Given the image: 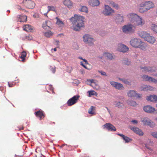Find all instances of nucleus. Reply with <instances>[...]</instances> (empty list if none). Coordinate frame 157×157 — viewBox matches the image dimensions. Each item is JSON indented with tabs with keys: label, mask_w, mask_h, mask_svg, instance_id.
Wrapping results in <instances>:
<instances>
[{
	"label": "nucleus",
	"mask_w": 157,
	"mask_h": 157,
	"mask_svg": "<svg viewBox=\"0 0 157 157\" xmlns=\"http://www.w3.org/2000/svg\"><path fill=\"white\" fill-rule=\"evenodd\" d=\"M84 19L85 18L82 16L75 14L74 17H72L70 19L73 25L71 28L76 31H79L81 28L84 26Z\"/></svg>",
	"instance_id": "nucleus-1"
},
{
	"label": "nucleus",
	"mask_w": 157,
	"mask_h": 157,
	"mask_svg": "<svg viewBox=\"0 0 157 157\" xmlns=\"http://www.w3.org/2000/svg\"><path fill=\"white\" fill-rule=\"evenodd\" d=\"M127 16L131 22L136 25L142 26L144 24V20L135 13H130L127 15Z\"/></svg>",
	"instance_id": "nucleus-2"
},
{
	"label": "nucleus",
	"mask_w": 157,
	"mask_h": 157,
	"mask_svg": "<svg viewBox=\"0 0 157 157\" xmlns=\"http://www.w3.org/2000/svg\"><path fill=\"white\" fill-rule=\"evenodd\" d=\"M139 5V11L141 13H143L154 7V3L150 1L142 2Z\"/></svg>",
	"instance_id": "nucleus-3"
},
{
	"label": "nucleus",
	"mask_w": 157,
	"mask_h": 157,
	"mask_svg": "<svg viewBox=\"0 0 157 157\" xmlns=\"http://www.w3.org/2000/svg\"><path fill=\"white\" fill-rule=\"evenodd\" d=\"M138 34L141 37L144 38L145 40L150 43L153 44L155 41V38L147 32L140 31L138 32Z\"/></svg>",
	"instance_id": "nucleus-4"
},
{
	"label": "nucleus",
	"mask_w": 157,
	"mask_h": 157,
	"mask_svg": "<svg viewBox=\"0 0 157 157\" xmlns=\"http://www.w3.org/2000/svg\"><path fill=\"white\" fill-rule=\"evenodd\" d=\"M82 38L83 41L85 43L90 45L94 44V42L95 40L91 35L88 34H85L83 36Z\"/></svg>",
	"instance_id": "nucleus-5"
},
{
	"label": "nucleus",
	"mask_w": 157,
	"mask_h": 157,
	"mask_svg": "<svg viewBox=\"0 0 157 157\" xmlns=\"http://www.w3.org/2000/svg\"><path fill=\"white\" fill-rule=\"evenodd\" d=\"M140 70L144 73H153L155 71L156 69L155 67L150 66H141L140 67Z\"/></svg>",
	"instance_id": "nucleus-6"
},
{
	"label": "nucleus",
	"mask_w": 157,
	"mask_h": 157,
	"mask_svg": "<svg viewBox=\"0 0 157 157\" xmlns=\"http://www.w3.org/2000/svg\"><path fill=\"white\" fill-rule=\"evenodd\" d=\"M133 27L134 26L131 24L124 25L122 27L123 32L126 33H133L135 31L133 28Z\"/></svg>",
	"instance_id": "nucleus-7"
},
{
	"label": "nucleus",
	"mask_w": 157,
	"mask_h": 157,
	"mask_svg": "<svg viewBox=\"0 0 157 157\" xmlns=\"http://www.w3.org/2000/svg\"><path fill=\"white\" fill-rule=\"evenodd\" d=\"M103 13L107 16H109L114 13V10L109 6L105 5L102 12Z\"/></svg>",
	"instance_id": "nucleus-8"
},
{
	"label": "nucleus",
	"mask_w": 157,
	"mask_h": 157,
	"mask_svg": "<svg viewBox=\"0 0 157 157\" xmlns=\"http://www.w3.org/2000/svg\"><path fill=\"white\" fill-rule=\"evenodd\" d=\"M79 97V95L74 96L73 97L67 101V104L68 106L72 105L76 103Z\"/></svg>",
	"instance_id": "nucleus-9"
},
{
	"label": "nucleus",
	"mask_w": 157,
	"mask_h": 157,
	"mask_svg": "<svg viewBox=\"0 0 157 157\" xmlns=\"http://www.w3.org/2000/svg\"><path fill=\"white\" fill-rule=\"evenodd\" d=\"M140 39L137 38H133L130 41V44L133 47L137 48L140 45L141 43Z\"/></svg>",
	"instance_id": "nucleus-10"
},
{
	"label": "nucleus",
	"mask_w": 157,
	"mask_h": 157,
	"mask_svg": "<svg viewBox=\"0 0 157 157\" xmlns=\"http://www.w3.org/2000/svg\"><path fill=\"white\" fill-rule=\"evenodd\" d=\"M115 21L117 24H120L124 21V16L120 14H117L114 17Z\"/></svg>",
	"instance_id": "nucleus-11"
},
{
	"label": "nucleus",
	"mask_w": 157,
	"mask_h": 157,
	"mask_svg": "<svg viewBox=\"0 0 157 157\" xmlns=\"http://www.w3.org/2000/svg\"><path fill=\"white\" fill-rule=\"evenodd\" d=\"M141 121L143 122V124L145 125H147L151 127V125L154 124L153 122H152L151 121L148 117H142L141 119Z\"/></svg>",
	"instance_id": "nucleus-12"
},
{
	"label": "nucleus",
	"mask_w": 157,
	"mask_h": 157,
	"mask_svg": "<svg viewBox=\"0 0 157 157\" xmlns=\"http://www.w3.org/2000/svg\"><path fill=\"white\" fill-rule=\"evenodd\" d=\"M110 84L116 89L119 90H123L124 89V87L121 84L116 82L114 81L110 82Z\"/></svg>",
	"instance_id": "nucleus-13"
},
{
	"label": "nucleus",
	"mask_w": 157,
	"mask_h": 157,
	"mask_svg": "<svg viewBox=\"0 0 157 157\" xmlns=\"http://www.w3.org/2000/svg\"><path fill=\"white\" fill-rule=\"evenodd\" d=\"M23 2L26 5V6L29 9H33L35 6V4L34 2L31 0H25Z\"/></svg>",
	"instance_id": "nucleus-14"
},
{
	"label": "nucleus",
	"mask_w": 157,
	"mask_h": 157,
	"mask_svg": "<svg viewBox=\"0 0 157 157\" xmlns=\"http://www.w3.org/2000/svg\"><path fill=\"white\" fill-rule=\"evenodd\" d=\"M128 95L129 97H134L137 98H139L142 97V94L136 93L134 90H130L128 93Z\"/></svg>",
	"instance_id": "nucleus-15"
},
{
	"label": "nucleus",
	"mask_w": 157,
	"mask_h": 157,
	"mask_svg": "<svg viewBox=\"0 0 157 157\" xmlns=\"http://www.w3.org/2000/svg\"><path fill=\"white\" fill-rule=\"evenodd\" d=\"M103 126L105 127L109 131H115L116 130V128L112 124L110 123H106Z\"/></svg>",
	"instance_id": "nucleus-16"
},
{
	"label": "nucleus",
	"mask_w": 157,
	"mask_h": 157,
	"mask_svg": "<svg viewBox=\"0 0 157 157\" xmlns=\"http://www.w3.org/2000/svg\"><path fill=\"white\" fill-rule=\"evenodd\" d=\"M130 128L131 130L133 131L135 133L140 136H142L144 134L143 132L140 129L137 127L130 126Z\"/></svg>",
	"instance_id": "nucleus-17"
},
{
	"label": "nucleus",
	"mask_w": 157,
	"mask_h": 157,
	"mask_svg": "<svg viewBox=\"0 0 157 157\" xmlns=\"http://www.w3.org/2000/svg\"><path fill=\"white\" fill-rule=\"evenodd\" d=\"M143 109L145 112L149 113H152L154 112L155 109L150 105H147L144 106Z\"/></svg>",
	"instance_id": "nucleus-18"
},
{
	"label": "nucleus",
	"mask_w": 157,
	"mask_h": 157,
	"mask_svg": "<svg viewBox=\"0 0 157 157\" xmlns=\"http://www.w3.org/2000/svg\"><path fill=\"white\" fill-rule=\"evenodd\" d=\"M129 48L128 47L124 44H121L119 49L120 51L123 52H125L128 51Z\"/></svg>",
	"instance_id": "nucleus-19"
},
{
	"label": "nucleus",
	"mask_w": 157,
	"mask_h": 157,
	"mask_svg": "<svg viewBox=\"0 0 157 157\" xmlns=\"http://www.w3.org/2000/svg\"><path fill=\"white\" fill-rule=\"evenodd\" d=\"M89 4L91 6H98L100 4V2L98 0H89Z\"/></svg>",
	"instance_id": "nucleus-20"
},
{
	"label": "nucleus",
	"mask_w": 157,
	"mask_h": 157,
	"mask_svg": "<svg viewBox=\"0 0 157 157\" xmlns=\"http://www.w3.org/2000/svg\"><path fill=\"white\" fill-rule=\"evenodd\" d=\"M147 99L148 101H150L152 102L156 101H157V96L153 95L147 96Z\"/></svg>",
	"instance_id": "nucleus-21"
},
{
	"label": "nucleus",
	"mask_w": 157,
	"mask_h": 157,
	"mask_svg": "<svg viewBox=\"0 0 157 157\" xmlns=\"http://www.w3.org/2000/svg\"><path fill=\"white\" fill-rule=\"evenodd\" d=\"M24 30L27 32H32L33 30V27L29 25H25L23 28Z\"/></svg>",
	"instance_id": "nucleus-22"
},
{
	"label": "nucleus",
	"mask_w": 157,
	"mask_h": 157,
	"mask_svg": "<svg viewBox=\"0 0 157 157\" xmlns=\"http://www.w3.org/2000/svg\"><path fill=\"white\" fill-rule=\"evenodd\" d=\"M17 21L20 22H25L27 21V17L25 15L19 16L18 18Z\"/></svg>",
	"instance_id": "nucleus-23"
},
{
	"label": "nucleus",
	"mask_w": 157,
	"mask_h": 157,
	"mask_svg": "<svg viewBox=\"0 0 157 157\" xmlns=\"http://www.w3.org/2000/svg\"><path fill=\"white\" fill-rule=\"evenodd\" d=\"M114 104L115 105V106L118 108H122L124 106V105L122 102L120 101L117 102L115 101L114 102Z\"/></svg>",
	"instance_id": "nucleus-24"
},
{
	"label": "nucleus",
	"mask_w": 157,
	"mask_h": 157,
	"mask_svg": "<svg viewBox=\"0 0 157 157\" xmlns=\"http://www.w3.org/2000/svg\"><path fill=\"white\" fill-rule=\"evenodd\" d=\"M35 114L37 117H39L40 119L42 118V117H44V114L42 111L39 110L35 113Z\"/></svg>",
	"instance_id": "nucleus-25"
},
{
	"label": "nucleus",
	"mask_w": 157,
	"mask_h": 157,
	"mask_svg": "<svg viewBox=\"0 0 157 157\" xmlns=\"http://www.w3.org/2000/svg\"><path fill=\"white\" fill-rule=\"evenodd\" d=\"M63 4L68 8H71L72 6V3L70 0H64Z\"/></svg>",
	"instance_id": "nucleus-26"
},
{
	"label": "nucleus",
	"mask_w": 157,
	"mask_h": 157,
	"mask_svg": "<svg viewBox=\"0 0 157 157\" xmlns=\"http://www.w3.org/2000/svg\"><path fill=\"white\" fill-rule=\"evenodd\" d=\"M56 19H57V21L56 22V24L59 27H63L64 25V24L63 22L61 21L57 17H56Z\"/></svg>",
	"instance_id": "nucleus-27"
},
{
	"label": "nucleus",
	"mask_w": 157,
	"mask_h": 157,
	"mask_svg": "<svg viewBox=\"0 0 157 157\" xmlns=\"http://www.w3.org/2000/svg\"><path fill=\"white\" fill-rule=\"evenodd\" d=\"M105 56L107 57V58L110 60L114 59V57L112 54L108 52L105 53L104 54Z\"/></svg>",
	"instance_id": "nucleus-28"
},
{
	"label": "nucleus",
	"mask_w": 157,
	"mask_h": 157,
	"mask_svg": "<svg viewBox=\"0 0 157 157\" xmlns=\"http://www.w3.org/2000/svg\"><path fill=\"white\" fill-rule=\"evenodd\" d=\"M151 30L157 34V25L155 24H152L151 25Z\"/></svg>",
	"instance_id": "nucleus-29"
},
{
	"label": "nucleus",
	"mask_w": 157,
	"mask_h": 157,
	"mask_svg": "<svg viewBox=\"0 0 157 157\" xmlns=\"http://www.w3.org/2000/svg\"><path fill=\"white\" fill-rule=\"evenodd\" d=\"M110 5L113 7L115 9H118L119 6L118 5L117 3H115L113 1H111L110 2Z\"/></svg>",
	"instance_id": "nucleus-30"
},
{
	"label": "nucleus",
	"mask_w": 157,
	"mask_h": 157,
	"mask_svg": "<svg viewBox=\"0 0 157 157\" xmlns=\"http://www.w3.org/2000/svg\"><path fill=\"white\" fill-rule=\"evenodd\" d=\"M118 79L122 81L124 83L126 84L127 85H130L131 83L130 82L128 81L127 80L124 78H118Z\"/></svg>",
	"instance_id": "nucleus-31"
},
{
	"label": "nucleus",
	"mask_w": 157,
	"mask_h": 157,
	"mask_svg": "<svg viewBox=\"0 0 157 157\" xmlns=\"http://www.w3.org/2000/svg\"><path fill=\"white\" fill-rule=\"evenodd\" d=\"M123 63L124 64L127 65H129L131 64V61L127 58H125L123 59Z\"/></svg>",
	"instance_id": "nucleus-32"
},
{
	"label": "nucleus",
	"mask_w": 157,
	"mask_h": 157,
	"mask_svg": "<svg viewBox=\"0 0 157 157\" xmlns=\"http://www.w3.org/2000/svg\"><path fill=\"white\" fill-rule=\"evenodd\" d=\"M48 21H46L42 25V27L44 29L48 30L50 28V27L49 26H48L47 25L48 23Z\"/></svg>",
	"instance_id": "nucleus-33"
},
{
	"label": "nucleus",
	"mask_w": 157,
	"mask_h": 157,
	"mask_svg": "<svg viewBox=\"0 0 157 157\" xmlns=\"http://www.w3.org/2000/svg\"><path fill=\"white\" fill-rule=\"evenodd\" d=\"M44 34L46 37H49L52 35L53 33L51 31H48L44 33Z\"/></svg>",
	"instance_id": "nucleus-34"
},
{
	"label": "nucleus",
	"mask_w": 157,
	"mask_h": 157,
	"mask_svg": "<svg viewBox=\"0 0 157 157\" xmlns=\"http://www.w3.org/2000/svg\"><path fill=\"white\" fill-rule=\"evenodd\" d=\"M95 107L93 106H91V107L89 109L88 113L90 114H93L94 113V109Z\"/></svg>",
	"instance_id": "nucleus-35"
},
{
	"label": "nucleus",
	"mask_w": 157,
	"mask_h": 157,
	"mask_svg": "<svg viewBox=\"0 0 157 157\" xmlns=\"http://www.w3.org/2000/svg\"><path fill=\"white\" fill-rule=\"evenodd\" d=\"M80 11L81 12L87 13L88 12V9L87 7L85 6H83L82 7Z\"/></svg>",
	"instance_id": "nucleus-36"
},
{
	"label": "nucleus",
	"mask_w": 157,
	"mask_h": 157,
	"mask_svg": "<svg viewBox=\"0 0 157 157\" xmlns=\"http://www.w3.org/2000/svg\"><path fill=\"white\" fill-rule=\"evenodd\" d=\"M122 139L124 140L125 141L126 143H128L130 141L132 140V139L127 137L126 136H124V137Z\"/></svg>",
	"instance_id": "nucleus-37"
},
{
	"label": "nucleus",
	"mask_w": 157,
	"mask_h": 157,
	"mask_svg": "<svg viewBox=\"0 0 157 157\" xmlns=\"http://www.w3.org/2000/svg\"><path fill=\"white\" fill-rule=\"evenodd\" d=\"M128 103L131 105L133 106H135L137 105L135 101L132 100L130 101Z\"/></svg>",
	"instance_id": "nucleus-38"
},
{
	"label": "nucleus",
	"mask_w": 157,
	"mask_h": 157,
	"mask_svg": "<svg viewBox=\"0 0 157 157\" xmlns=\"http://www.w3.org/2000/svg\"><path fill=\"white\" fill-rule=\"evenodd\" d=\"M48 10L47 13L49 12L50 10L55 11V7L52 6H48Z\"/></svg>",
	"instance_id": "nucleus-39"
},
{
	"label": "nucleus",
	"mask_w": 157,
	"mask_h": 157,
	"mask_svg": "<svg viewBox=\"0 0 157 157\" xmlns=\"http://www.w3.org/2000/svg\"><path fill=\"white\" fill-rule=\"evenodd\" d=\"M26 56V53L25 51L22 52L21 58L23 60L25 59V58Z\"/></svg>",
	"instance_id": "nucleus-40"
},
{
	"label": "nucleus",
	"mask_w": 157,
	"mask_h": 157,
	"mask_svg": "<svg viewBox=\"0 0 157 157\" xmlns=\"http://www.w3.org/2000/svg\"><path fill=\"white\" fill-rule=\"evenodd\" d=\"M89 96L90 97L92 95H94L96 92L92 90L88 91Z\"/></svg>",
	"instance_id": "nucleus-41"
},
{
	"label": "nucleus",
	"mask_w": 157,
	"mask_h": 157,
	"mask_svg": "<svg viewBox=\"0 0 157 157\" xmlns=\"http://www.w3.org/2000/svg\"><path fill=\"white\" fill-rule=\"evenodd\" d=\"M147 85H144L141 87V90L143 91H147Z\"/></svg>",
	"instance_id": "nucleus-42"
},
{
	"label": "nucleus",
	"mask_w": 157,
	"mask_h": 157,
	"mask_svg": "<svg viewBox=\"0 0 157 157\" xmlns=\"http://www.w3.org/2000/svg\"><path fill=\"white\" fill-rule=\"evenodd\" d=\"M138 48H140V49L143 50H144L145 49V47L144 45V44L141 42V44H140V45L138 46Z\"/></svg>",
	"instance_id": "nucleus-43"
},
{
	"label": "nucleus",
	"mask_w": 157,
	"mask_h": 157,
	"mask_svg": "<svg viewBox=\"0 0 157 157\" xmlns=\"http://www.w3.org/2000/svg\"><path fill=\"white\" fill-rule=\"evenodd\" d=\"M151 135L154 137L157 138V132H151Z\"/></svg>",
	"instance_id": "nucleus-44"
},
{
	"label": "nucleus",
	"mask_w": 157,
	"mask_h": 157,
	"mask_svg": "<svg viewBox=\"0 0 157 157\" xmlns=\"http://www.w3.org/2000/svg\"><path fill=\"white\" fill-rule=\"evenodd\" d=\"M98 72L101 73V75L104 76H107V75H106V73L103 71H99Z\"/></svg>",
	"instance_id": "nucleus-45"
},
{
	"label": "nucleus",
	"mask_w": 157,
	"mask_h": 157,
	"mask_svg": "<svg viewBox=\"0 0 157 157\" xmlns=\"http://www.w3.org/2000/svg\"><path fill=\"white\" fill-rule=\"evenodd\" d=\"M148 76L145 75H143L142 76V78L145 81L147 80Z\"/></svg>",
	"instance_id": "nucleus-46"
},
{
	"label": "nucleus",
	"mask_w": 157,
	"mask_h": 157,
	"mask_svg": "<svg viewBox=\"0 0 157 157\" xmlns=\"http://www.w3.org/2000/svg\"><path fill=\"white\" fill-rule=\"evenodd\" d=\"M147 90H152L153 89V88L149 86H147Z\"/></svg>",
	"instance_id": "nucleus-47"
},
{
	"label": "nucleus",
	"mask_w": 157,
	"mask_h": 157,
	"mask_svg": "<svg viewBox=\"0 0 157 157\" xmlns=\"http://www.w3.org/2000/svg\"><path fill=\"white\" fill-rule=\"evenodd\" d=\"M51 70L52 71V72L53 73H55L56 72L55 67H51Z\"/></svg>",
	"instance_id": "nucleus-48"
},
{
	"label": "nucleus",
	"mask_w": 157,
	"mask_h": 157,
	"mask_svg": "<svg viewBox=\"0 0 157 157\" xmlns=\"http://www.w3.org/2000/svg\"><path fill=\"white\" fill-rule=\"evenodd\" d=\"M151 82H153L155 83L156 84L157 83V80L154 78H152Z\"/></svg>",
	"instance_id": "nucleus-49"
},
{
	"label": "nucleus",
	"mask_w": 157,
	"mask_h": 157,
	"mask_svg": "<svg viewBox=\"0 0 157 157\" xmlns=\"http://www.w3.org/2000/svg\"><path fill=\"white\" fill-rule=\"evenodd\" d=\"M152 78V77L148 76L147 78L146 81H148L150 82H151Z\"/></svg>",
	"instance_id": "nucleus-50"
},
{
	"label": "nucleus",
	"mask_w": 157,
	"mask_h": 157,
	"mask_svg": "<svg viewBox=\"0 0 157 157\" xmlns=\"http://www.w3.org/2000/svg\"><path fill=\"white\" fill-rule=\"evenodd\" d=\"M131 122L132 123L134 124H137L138 122V121L136 120H132L131 121Z\"/></svg>",
	"instance_id": "nucleus-51"
},
{
	"label": "nucleus",
	"mask_w": 157,
	"mask_h": 157,
	"mask_svg": "<svg viewBox=\"0 0 157 157\" xmlns=\"http://www.w3.org/2000/svg\"><path fill=\"white\" fill-rule=\"evenodd\" d=\"M145 147H146V148L147 149L149 150L150 151L152 150V149L151 147H149L147 145L145 144Z\"/></svg>",
	"instance_id": "nucleus-52"
},
{
	"label": "nucleus",
	"mask_w": 157,
	"mask_h": 157,
	"mask_svg": "<svg viewBox=\"0 0 157 157\" xmlns=\"http://www.w3.org/2000/svg\"><path fill=\"white\" fill-rule=\"evenodd\" d=\"M81 63V65L83 67H84L86 69H87V67H86L85 65L83 63H82V62H80Z\"/></svg>",
	"instance_id": "nucleus-53"
},
{
	"label": "nucleus",
	"mask_w": 157,
	"mask_h": 157,
	"mask_svg": "<svg viewBox=\"0 0 157 157\" xmlns=\"http://www.w3.org/2000/svg\"><path fill=\"white\" fill-rule=\"evenodd\" d=\"M117 135L121 137L122 139L123 138V137H124V135L118 133L117 134Z\"/></svg>",
	"instance_id": "nucleus-54"
},
{
	"label": "nucleus",
	"mask_w": 157,
	"mask_h": 157,
	"mask_svg": "<svg viewBox=\"0 0 157 157\" xmlns=\"http://www.w3.org/2000/svg\"><path fill=\"white\" fill-rule=\"evenodd\" d=\"M87 81L90 82L91 83H92L94 82V80L93 79H91L88 80Z\"/></svg>",
	"instance_id": "nucleus-55"
},
{
	"label": "nucleus",
	"mask_w": 157,
	"mask_h": 157,
	"mask_svg": "<svg viewBox=\"0 0 157 157\" xmlns=\"http://www.w3.org/2000/svg\"><path fill=\"white\" fill-rule=\"evenodd\" d=\"M28 40H31L32 39V36H28Z\"/></svg>",
	"instance_id": "nucleus-56"
},
{
	"label": "nucleus",
	"mask_w": 157,
	"mask_h": 157,
	"mask_svg": "<svg viewBox=\"0 0 157 157\" xmlns=\"http://www.w3.org/2000/svg\"><path fill=\"white\" fill-rule=\"evenodd\" d=\"M82 60L84 61L85 62V63H88L87 61V60H86V59H82Z\"/></svg>",
	"instance_id": "nucleus-57"
},
{
	"label": "nucleus",
	"mask_w": 157,
	"mask_h": 157,
	"mask_svg": "<svg viewBox=\"0 0 157 157\" xmlns=\"http://www.w3.org/2000/svg\"><path fill=\"white\" fill-rule=\"evenodd\" d=\"M65 145L67 146V144H64L62 145L61 146V147H63Z\"/></svg>",
	"instance_id": "nucleus-58"
},
{
	"label": "nucleus",
	"mask_w": 157,
	"mask_h": 157,
	"mask_svg": "<svg viewBox=\"0 0 157 157\" xmlns=\"http://www.w3.org/2000/svg\"><path fill=\"white\" fill-rule=\"evenodd\" d=\"M8 84L9 86L10 87H11L13 85L10 84L9 83H8Z\"/></svg>",
	"instance_id": "nucleus-59"
},
{
	"label": "nucleus",
	"mask_w": 157,
	"mask_h": 157,
	"mask_svg": "<svg viewBox=\"0 0 157 157\" xmlns=\"http://www.w3.org/2000/svg\"><path fill=\"white\" fill-rule=\"evenodd\" d=\"M56 43L57 44H58L59 43V40H56Z\"/></svg>",
	"instance_id": "nucleus-60"
},
{
	"label": "nucleus",
	"mask_w": 157,
	"mask_h": 157,
	"mask_svg": "<svg viewBox=\"0 0 157 157\" xmlns=\"http://www.w3.org/2000/svg\"><path fill=\"white\" fill-rule=\"evenodd\" d=\"M47 13H48L47 12L46 13H45L44 14V15H45V16H47Z\"/></svg>",
	"instance_id": "nucleus-61"
},
{
	"label": "nucleus",
	"mask_w": 157,
	"mask_h": 157,
	"mask_svg": "<svg viewBox=\"0 0 157 157\" xmlns=\"http://www.w3.org/2000/svg\"><path fill=\"white\" fill-rule=\"evenodd\" d=\"M79 58L81 59L82 60V59H83L82 58V57H79Z\"/></svg>",
	"instance_id": "nucleus-62"
},
{
	"label": "nucleus",
	"mask_w": 157,
	"mask_h": 157,
	"mask_svg": "<svg viewBox=\"0 0 157 157\" xmlns=\"http://www.w3.org/2000/svg\"><path fill=\"white\" fill-rule=\"evenodd\" d=\"M19 129L20 130H23V127H21Z\"/></svg>",
	"instance_id": "nucleus-63"
},
{
	"label": "nucleus",
	"mask_w": 157,
	"mask_h": 157,
	"mask_svg": "<svg viewBox=\"0 0 157 157\" xmlns=\"http://www.w3.org/2000/svg\"><path fill=\"white\" fill-rule=\"evenodd\" d=\"M54 51H56V48H55L54 49Z\"/></svg>",
	"instance_id": "nucleus-64"
}]
</instances>
